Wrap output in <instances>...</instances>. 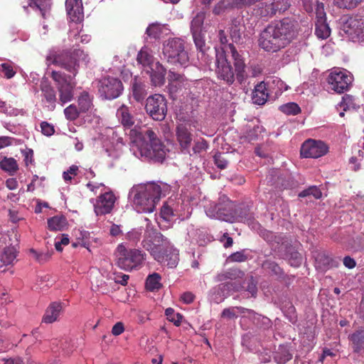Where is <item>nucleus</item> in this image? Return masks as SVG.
<instances>
[{
	"label": "nucleus",
	"mask_w": 364,
	"mask_h": 364,
	"mask_svg": "<svg viewBox=\"0 0 364 364\" xmlns=\"http://www.w3.org/2000/svg\"><path fill=\"white\" fill-rule=\"evenodd\" d=\"M262 126L256 125L252 129H250L246 134V137L249 141L257 139L263 132Z\"/></svg>",
	"instance_id": "59"
},
{
	"label": "nucleus",
	"mask_w": 364,
	"mask_h": 364,
	"mask_svg": "<svg viewBox=\"0 0 364 364\" xmlns=\"http://www.w3.org/2000/svg\"><path fill=\"white\" fill-rule=\"evenodd\" d=\"M27 3L28 6L39 10L43 17L46 16L51 6V0H27Z\"/></svg>",
	"instance_id": "36"
},
{
	"label": "nucleus",
	"mask_w": 364,
	"mask_h": 364,
	"mask_svg": "<svg viewBox=\"0 0 364 364\" xmlns=\"http://www.w3.org/2000/svg\"><path fill=\"white\" fill-rule=\"evenodd\" d=\"M167 318L173 322L176 326H179L182 321L183 316L180 314H176L171 308H168L165 311Z\"/></svg>",
	"instance_id": "53"
},
{
	"label": "nucleus",
	"mask_w": 364,
	"mask_h": 364,
	"mask_svg": "<svg viewBox=\"0 0 364 364\" xmlns=\"http://www.w3.org/2000/svg\"><path fill=\"white\" fill-rule=\"evenodd\" d=\"M239 315H242V318L248 317L255 321H259L261 315L255 313L253 310L245 309L242 306H234L223 309L222 317L232 319L237 318Z\"/></svg>",
	"instance_id": "23"
},
{
	"label": "nucleus",
	"mask_w": 364,
	"mask_h": 364,
	"mask_svg": "<svg viewBox=\"0 0 364 364\" xmlns=\"http://www.w3.org/2000/svg\"><path fill=\"white\" fill-rule=\"evenodd\" d=\"M218 38L221 43V46L215 48V53L218 49H225V53H230L233 60L236 79L240 84L247 78V74L245 70V63L242 56L237 53L236 48L232 43H228V38L223 30H220Z\"/></svg>",
	"instance_id": "9"
},
{
	"label": "nucleus",
	"mask_w": 364,
	"mask_h": 364,
	"mask_svg": "<svg viewBox=\"0 0 364 364\" xmlns=\"http://www.w3.org/2000/svg\"><path fill=\"white\" fill-rule=\"evenodd\" d=\"M116 116L124 130H129L131 142L142 134V132L138 131L134 125L135 119L129 107L124 105L120 106L117 110Z\"/></svg>",
	"instance_id": "16"
},
{
	"label": "nucleus",
	"mask_w": 364,
	"mask_h": 364,
	"mask_svg": "<svg viewBox=\"0 0 364 364\" xmlns=\"http://www.w3.org/2000/svg\"><path fill=\"white\" fill-rule=\"evenodd\" d=\"M269 97L267 85L264 82H260L255 87L252 92V100L254 104L258 105H264Z\"/></svg>",
	"instance_id": "27"
},
{
	"label": "nucleus",
	"mask_w": 364,
	"mask_h": 364,
	"mask_svg": "<svg viewBox=\"0 0 364 364\" xmlns=\"http://www.w3.org/2000/svg\"><path fill=\"white\" fill-rule=\"evenodd\" d=\"M176 136L181 152L192 156L191 146L193 141V134L191 123H178L176 127Z\"/></svg>",
	"instance_id": "17"
},
{
	"label": "nucleus",
	"mask_w": 364,
	"mask_h": 364,
	"mask_svg": "<svg viewBox=\"0 0 364 364\" xmlns=\"http://www.w3.org/2000/svg\"><path fill=\"white\" fill-rule=\"evenodd\" d=\"M174 205L175 202L172 199H169L161 208V220L167 222L171 223L174 220H176L174 212Z\"/></svg>",
	"instance_id": "33"
},
{
	"label": "nucleus",
	"mask_w": 364,
	"mask_h": 364,
	"mask_svg": "<svg viewBox=\"0 0 364 364\" xmlns=\"http://www.w3.org/2000/svg\"><path fill=\"white\" fill-rule=\"evenodd\" d=\"M105 153L107 156L112 160H115L119 158L122 151L120 147H110L105 149Z\"/></svg>",
	"instance_id": "63"
},
{
	"label": "nucleus",
	"mask_w": 364,
	"mask_h": 364,
	"mask_svg": "<svg viewBox=\"0 0 364 364\" xmlns=\"http://www.w3.org/2000/svg\"><path fill=\"white\" fill-rule=\"evenodd\" d=\"M161 277L158 273L149 274L146 279V287L148 290L154 291L161 287Z\"/></svg>",
	"instance_id": "41"
},
{
	"label": "nucleus",
	"mask_w": 364,
	"mask_h": 364,
	"mask_svg": "<svg viewBox=\"0 0 364 364\" xmlns=\"http://www.w3.org/2000/svg\"><path fill=\"white\" fill-rule=\"evenodd\" d=\"M227 57L228 54L225 53L224 48L217 50L215 73L219 79L223 80L228 85H232L235 81V73Z\"/></svg>",
	"instance_id": "14"
},
{
	"label": "nucleus",
	"mask_w": 364,
	"mask_h": 364,
	"mask_svg": "<svg viewBox=\"0 0 364 364\" xmlns=\"http://www.w3.org/2000/svg\"><path fill=\"white\" fill-rule=\"evenodd\" d=\"M341 30L354 41L363 33V23L358 18L350 17L343 21Z\"/></svg>",
	"instance_id": "21"
},
{
	"label": "nucleus",
	"mask_w": 364,
	"mask_h": 364,
	"mask_svg": "<svg viewBox=\"0 0 364 364\" xmlns=\"http://www.w3.org/2000/svg\"><path fill=\"white\" fill-rule=\"evenodd\" d=\"M299 30V23L291 18L272 22L262 31L259 45L265 51L277 52L297 37Z\"/></svg>",
	"instance_id": "2"
},
{
	"label": "nucleus",
	"mask_w": 364,
	"mask_h": 364,
	"mask_svg": "<svg viewBox=\"0 0 364 364\" xmlns=\"http://www.w3.org/2000/svg\"><path fill=\"white\" fill-rule=\"evenodd\" d=\"M65 7L72 23L80 22L84 17L82 0H66Z\"/></svg>",
	"instance_id": "25"
},
{
	"label": "nucleus",
	"mask_w": 364,
	"mask_h": 364,
	"mask_svg": "<svg viewBox=\"0 0 364 364\" xmlns=\"http://www.w3.org/2000/svg\"><path fill=\"white\" fill-rule=\"evenodd\" d=\"M233 6H235L233 0H221L214 7L213 13L216 15H220Z\"/></svg>",
	"instance_id": "45"
},
{
	"label": "nucleus",
	"mask_w": 364,
	"mask_h": 364,
	"mask_svg": "<svg viewBox=\"0 0 364 364\" xmlns=\"http://www.w3.org/2000/svg\"><path fill=\"white\" fill-rule=\"evenodd\" d=\"M225 154H216L214 156L215 164L220 169H224L227 167L228 161L225 157Z\"/></svg>",
	"instance_id": "61"
},
{
	"label": "nucleus",
	"mask_w": 364,
	"mask_h": 364,
	"mask_svg": "<svg viewBox=\"0 0 364 364\" xmlns=\"http://www.w3.org/2000/svg\"><path fill=\"white\" fill-rule=\"evenodd\" d=\"M0 169L9 173L10 175H14L18 169V166L15 159L4 157L0 161Z\"/></svg>",
	"instance_id": "38"
},
{
	"label": "nucleus",
	"mask_w": 364,
	"mask_h": 364,
	"mask_svg": "<svg viewBox=\"0 0 364 364\" xmlns=\"http://www.w3.org/2000/svg\"><path fill=\"white\" fill-rule=\"evenodd\" d=\"M145 109L153 119L163 120L167 112L166 102L164 97L159 94L149 97L146 101Z\"/></svg>",
	"instance_id": "15"
},
{
	"label": "nucleus",
	"mask_w": 364,
	"mask_h": 364,
	"mask_svg": "<svg viewBox=\"0 0 364 364\" xmlns=\"http://www.w3.org/2000/svg\"><path fill=\"white\" fill-rule=\"evenodd\" d=\"M263 267L276 276L281 277L283 274L282 268L273 261H265L263 263Z\"/></svg>",
	"instance_id": "49"
},
{
	"label": "nucleus",
	"mask_w": 364,
	"mask_h": 364,
	"mask_svg": "<svg viewBox=\"0 0 364 364\" xmlns=\"http://www.w3.org/2000/svg\"><path fill=\"white\" fill-rule=\"evenodd\" d=\"M170 190L164 183L147 182L134 186L129 192V199L138 213H152L160 198Z\"/></svg>",
	"instance_id": "4"
},
{
	"label": "nucleus",
	"mask_w": 364,
	"mask_h": 364,
	"mask_svg": "<svg viewBox=\"0 0 364 364\" xmlns=\"http://www.w3.org/2000/svg\"><path fill=\"white\" fill-rule=\"evenodd\" d=\"M69 242V237L66 234L57 236L55 239V247L56 250L61 252L63 250V246L68 245Z\"/></svg>",
	"instance_id": "58"
},
{
	"label": "nucleus",
	"mask_w": 364,
	"mask_h": 364,
	"mask_svg": "<svg viewBox=\"0 0 364 364\" xmlns=\"http://www.w3.org/2000/svg\"><path fill=\"white\" fill-rule=\"evenodd\" d=\"M328 147L321 141L308 139L304 142L301 147L300 154L304 158H319L325 155Z\"/></svg>",
	"instance_id": "18"
},
{
	"label": "nucleus",
	"mask_w": 364,
	"mask_h": 364,
	"mask_svg": "<svg viewBox=\"0 0 364 364\" xmlns=\"http://www.w3.org/2000/svg\"><path fill=\"white\" fill-rule=\"evenodd\" d=\"M239 286L235 282L230 281L227 283L220 284L215 287L210 293V299L214 302L219 304L224 299L228 296L232 292L239 291Z\"/></svg>",
	"instance_id": "20"
},
{
	"label": "nucleus",
	"mask_w": 364,
	"mask_h": 364,
	"mask_svg": "<svg viewBox=\"0 0 364 364\" xmlns=\"http://www.w3.org/2000/svg\"><path fill=\"white\" fill-rule=\"evenodd\" d=\"M67 225V219L63 215H55L48 220V227L51 231L63 230Z\"/></svg>",
	"instance_id": "35"
},
{
	"label": "nucleus",
	"mask_w": 364,
	"mask_h": 364,
	"mask_svg": "<svg viewBox=\"0 0 364 364\" xmlns=\"http://www.w3.org/2000/svg\"><path fill=\"white\" fill-rule=\"evenodd\" d=\"M235 204L232 201L225 203L214 204L210 203L205 209V213L210 218L220 220L236 223L237 220H242V218L234 216Z\"/></svg>",
	"instance_id": "11"
},
{
	"label": "nucleus",
	"mask_w": 364,
	"mask_h": 364,
	"mask_svg": "<svg viewBox=\"0 0 364 364\" xmlns=\"http://www.w3.org/2000/svg\"><path fill=\"white\" fill-rule=\"evenodd\" d=\"M79 23H71L70 25L68 40L70 43L69 46L74 49L73 53L62 50L59 48H53L49 50L46 57L48 65H58L75 75L80 62L85 63L88 62L87 55L82 50L75 48L79 46V43H86L90 41V36L80 35L82 26Z\"/></svg>",
	"instance_id": "1"
},
{
	"label": "nucleus",
	"mask_w": 364,
	"mask_h": 364,
	"mask_svg": "<svg viewBox=\"0 0 364 364\" xmlns=\"http://www.w3.org/2000/svg\"><path fill=\"white\" fill-rule=\"evenodd\" d=\"M18 255L15 247L4 245L0 246V272L6 271V267L13 265Z\"/></svg>",
	"instance_id": "24"
},
{
	"label": "nucleus",
	"mask_w": 364,
	"mask_h": 364,
	"mask_svg": "<svg viewBox=\"0 0 364 364\" xmlns=\"http://www.w3.org/2000/svg\"><path fill=\"white\" fill-rule=\"evenodd\" d=\"M97 88L100 97L107 100L119 97L124 90L121 80L110 76L101 78L98 81Z\"/></svg>",
	"instance_id": "12"
},
{
	"label": "nucleus",
	"mask_w": 364,
	"mask_h": 364,
	"mask_svg": "<svg viewBox=\"0 0 364 364\" xmlns=\"http://www.w3.org/2000/svg\"><path fill=\"white\" fill-rule=\"evenodd\" d=\"M353 80L352 74L347 70L341 68L332 69L328 77V82L331 88L338 93L347 91Z\"/></svg>",
	"instance_id": "13"
},
{
	"label": "nucleus",
	"mask_w": 364,
	"mask_h": 364,
	"mask_svg": "<svg viewBox=\"0 0 364 364\" xmlns=\"http://www.w3.org/2000/svg\"><path fill=\"white\" fill-rule=\"evenodd\" d=\"M117 266L125 271H132L140 268L146 259V254L136 249H127L122 243L116 250Z\"/></svg>",
	"instance_id": "7"
},
{
	"label": "nucleus",
	"mask_w": 364,
	"mask_h": 364,
	"mask_svg": "<svg viewBox=\"0 0 364 364\" xmlns=\"http://www.w3.org/2000/svg\"><path fill=\"white\" fill-rule=\"evenodd\" d=\"M77 105L80 112L82 113L92 112L94 107L93 95L87 91H82L77 97Z\"/></svg>",
	"instance_id": "31"
},
{
	"label": "nucleus",
	"mask_w": 364,
	"mask_h": 364,
	"mask_svg": "<svg viewBox=\"0 0 364 364\" xmlns=\"http://www.w3.org/2000/svg\"><path fill=\"white\" fill-rule=\"evenodd\" d=\"M169 31L170 30L168 28V25L155 22L149 25L146 28V33L149 37L156 39L164 35H167Z\"/></svg>",
	"instance_id": "30"
},
{
	"label": "nucleus",
	"mask_w": 364,
	"mask_h": 364,
	"mask_svg": "<svg viewBox=\"0 0 364 364\" xmlns=\"http://www.w3.org/2000/svg\"><path fill=\"white\" fill-rule=\"evenodd\" d=\"M163 55L171 64L184 67L188 64V55L181 38H172L166 41L163 44Z\"/></svg>",
	"instance_id": "8"
},
{
	"label": "nucleus",
	"mask_w": 364,
	"mask_h": 364,
	"mask_svg": "<svg viewBox=\"0 0 364 364\" xmlns=\"http://www.w3.org/2000/svg\"><path fill=\"white\" fill-rule=\"evenodd\" d=\"M204 19L205 14L203 12H198L195 16L191 23V33L203 32Z\"/></svg>",
	"instance_id": "42"
},
{
	"label": "nucleus",
	"mask_w": 364,
	"mask_h": 364,
	"mask_svg": "<svg viewBox=\"0 0 364 364\" xmlns=\"http://www.w3.org/2000/svg\"><path fill=\"white\" fill-rule=\"evenodd\" d=\"M143 247L161 265L174 268L179 261V251L161 232L147 226Z\"/></svg>",
	"instance_id": "3"
},
{
	"label": "nucleus",
	"mask_w": 364,
	"mask_h": 364,
	"mask_svg": "<svg viewBox=\"0 0 364 364\" xmlns=\"http://www.w3.org/2000/svg\"><path fill=\"white\" fill-rule=\"evenodd\" d=\"M243 24L242 18L238 17L232 20L230 33L232 41L237 42L240 39Z\"/></svg>",
	"instance_id": "37"
},
{
	"label": "nucleus",
	"mask_w": 364,
	"mask_h": 364,
	"mask_svg": "<svg viewBox=\"0 0 364 364\" xmlns=\"http://www.w3.org/2000/svg\"><path fill=\"white\" fill-rule=\"evenodd\" d=\"M137 62L141 65L143 70L149 75L154 86H161L165 82L166 69L156 61L146 48H143L137 55Z\"/></svg>",
	"instance_id": "6"
},
{
	"label": "nucleus",
	"mask_w": 364,
	"mask_h": 364,
	"mask_svg": "<svg viewBox=\"0 0 364 364\" xmlns=\"http://www.w3.org/2000/svg\"><path fill=\"white\" fill-rule=\"evenodd\" d=\"M341 108H343V111H346L350 109H355V98L349 95H345L342 97L341 102L338 104Z\"/></svg>",
	"instance_id": "50"
},
{
	"label": "nucleus",
	"mask_w": 364,
	"mask_h": 364,
	"mask_svg": "<svg viewBox=\"0 0 364 364\" xmlns=\"http://www.w3.org/2000/svg\"><path fill=\"white\" fill-rule=\"evenodd\" d=\"M90 234L88 231L84 230H78L76 233L77 239L81 240V246L87 249L89 245L87 240L90 237Z\"/></svg>",
	"instance_id": "62"
},
{
	"label": "nucleus",
	"mask_w": 364,
	"mask_h": 364,
	"mask_svg": "<svg viewBox=\"0 0 364 364\" xmlns=\"http://www.w3.org/2000/svg\"><path fill=\"white\" fill-rule=\"evenodd\" d=\"M51 77L55 81L59 92V102L62 106L73 98L75 83L72 77L58 71H52Z\"/></svg>",
	"instance_id": "10"
},
{
	"label": "nucleus",
	"mask_w": 364,
	"mask_h": 364,
	"mask_svg": "<svg viewBox=\"0 0 364 364\" xmlns=\"http://www.w3.org/2000/svg\"><path fill=\"white\" fill-rule=\"evenodd\" d=\"M308 196H313L315 198L319 199L322 196L321 190L316 186H311L299 193V196L304 198Z\"/></svg>",
	"instance_id": "51"
},
{
	"label": "nucleus",
	"mask_w": 364,
	"mask_h": 364,
	"mask_svg": "<svg viewBox=\"0 0 364 364\" xmlns=\"http://www.w3.org/2000/svg\"><path fill=\"white\" fill-rule=\"evenodd\" d=\"M315 33L318 38L326 39L331 34V28L326 21H316Z\"/></svg>",
	"instance_id": "40"
},
{
	"label": "nucleus",
	"mask_w": 364,
	"mask_h": 364,
	"mask_svg": "<svg viewBox=\"0 0 364 364\" xmlns=\"http://www.w3.org/2000/svg\"><path fill=\"white\" fill-rule=\"evenodd\" d=\"M142 234L141 228H134L129 231L125 236V238L133 244H136L139 241Z\"/></svg>",
	"instance_id": "55"
},
{
	"label": "nucleus",
	"mask_w": 364,
	"mask_h": 364,
	"mask_svg": "<svg viewBox=\"0 0 364 364\" xmlns=\"http://www.w3.org/2000/svg\"><path fill=\"white\" fill-rule=\"evenodd\" d=\"M279 110L286 114L296 115L300 112V107L296 103L289 102L281 105Z\"/></svg>",
	"instance_id": "47"
},
{
	"label": "nucleus",
	"mask_w": 364,
	"mask_h": 364,
	"mask_svg": "<svg viewBox=\"0 0 364 364\" xmlns=\"http://www.w3.org/2000/svg\"><path fill=\"white\" fill-rule=\"evenodd\" d=\"M239 286L240 290L242 291L246 298H255L257 294V282L252 277L245 279L243 284H240L237 281H235Z\"/></svg>",
	"instance_id": "29"
},
{
	"label": "nucleus",
	"mask_w": 364,
	"mask_h": 364,
	"mask_svg": "<svg viewBox=\"0 0 364 364\" xmlns=\"http://www.w3.org/2000/svg\"><path fill=\"white\" fill-rule=\"evenodd\" d=\"M191 208L188 204L179 202L175 203L174 212L176 218L184 220L188 218L191 213Z\"/></svg>",
	"instance_id": "39"
},
{
	"label": "nucleus",
	"mask_w": 364,
	"mask_h": 364,
	"mask_svg": "<svg viewBox=\"0 0 364 364\" xmlns=\"http://www.w3.org/2000/svg\"><path fill=\"white\" fill-rule=\"evenodd\" d=\"M257 14L262 17H272L274 16V11L272 8V3L264 1L258 4Z\"/></svg>",
	"instance_id": "44"
},
{
	"label": "nucleus",
	"mask_w": 364,
	"mask_h": 364,
	"mask_svg": "<svg viewBox=\"0 0 364 364\" xmlns=\"http://www.w3.org/2000/svg\"><path fill=\"white\" fill-rule=\"evenodd\" d=\"M117 197L112 191L100 194L94 204L95 213L97 215L109 214L114 208Z\"/></svg>",
	"instance_id": "19"
},
{
	"label": "nucleus",
	"mask_w": 364,
	"mask_h": 364,
	"mask_svg": "<svg viewBox=\"0 0 364 364\" xmlns=\"http://www.w3.org/2000/svg\"><path fill=\"white\" fill-rule=\"evenodd\" d=\"M353 350L360 353L364 350V329H360L349 336Z\"/></svg>",
	"instance_id": "34"
},
{
	"label": "nucleus",
	"mask_w": 364,
	"mask_h": 364,
	"mask_svg": "<svg viewBox=\"0 0 364 364\" xmlns=\"http://www.w3.org/2000/svg\"><path fill=\"white\" fill-rule=\"evenodd\" d=\"M41 90L43 97L42 102L44 103L45 107L50 111L54 110L57 102L55 89L47 80L43 79L41 82Z\"/></svg>",
	"instance_id": "22"
},
{
	"label": "nucleus",
	"mask_w": 364,
	"mask_h": 364,
	"mask_svg": "<svg viewBox=\"0 0 364 364\" xmlns=\"http://www.w3.org/2000/svg\"><path fill=\"white\" fill-rule=\"evenodd\" d=\"M0 70L4 73V75L8 79L13 77L16 74V71L14 70L12 65L9 63H4L1 64Z\"/></svg>",
	"instance_id": "60"
},
{
	"label": "nucleus",
	"mask_w": 364,
	"mask_h": 364,
	"mask_svg": "<svg viewBox=\"0 0 364 364\" xmlns=\"http://www.w3.org/2000/svg\"><path fill=\"white\" fill-rule=\"evenodd\" d=\"M272 3L274 16L284 12L290 6L288 0H274Z\"/></svg>",
	"instance_id": "46"
},
{
	"label": "nucleus",
	"mask_w": 364,
	"mask_h": 364,
	"mask_svg": "<svg viewBox=\"0 0 364 364\" xmlns=\"http://www.w3.org/2000/svg\"><path fill=\"white\" fill-rule=\"evenodd\" d=\"M326 21V15L323 3H318L316 8V21Z\"/></svg>",
	"instance_id": "64"
},
{
	"label": "nucleus",
	"mask_w": 364,
	"mask_h": 364,
	"mask_svg": "<svg viewBox=\"0 0 364 364\" xmlns=\"http://www.w3.org/2000/svg\"><path fill=\"white\" fill-rule=\"evenodd\" d=\"M144 139L149 141V144H145L142 140V134L134 139L130 144V151L136 158H148L157 162H162L166 156L168 149L165 145L156 137L151 129L144 131Z\"/></svg>",
	"instance_id": "5"
},
{
	"label": "nucleus",
	"mask_w": 364,
	"mask_h": 364,
	"mask_svg": "<svg viewBox=\"0 0 364 364\" xmlns=\"http://www.w3.org/2000/svg\"><path fill=\"white\" fill-rule=\"evenodd\" d=\"M208 149V144L205 140L203 139L197 140L194 142V144L191 149V154H200L202 151H205Z\"/></svg>",
	"instance_id": "57"
},
{
	"label": "nucleus",
	"mask_w": 364,
	"mask_h": 364,
	"mask_svg": "<svg viewBox=\"0 0 364 364\" xmlns=\"http://www.w3.org/2000/svg\"><path fill=\"white\" fill-rule=\"evenodd\" d=\"M363 0H335V4L342 9H351L356 7Z\"/></svg>",
	"instance_id": "54"
},
{
	"label": "nucleus",
	"mask_w": 364,
	"mask_h": 364,
	"mask_svg": "<svg viewBox=\"0 0 364 364\" xmlns=\"http://www.w3.org/2000/svg\"><path fill=\"white\" fill-rule=\"evenodd\" d=\"M168 80L171 82V87H177L180 83H183V82H185V77L181 74L169 70Z\"/></svg>",
	"instance_id": "56"
},
{
	"label": "nucleus",
	"mask_w": 364,
	"mask_h": 364,
	"mask_svg": "<svg viewBox=\"0 0 364 364\" xmlns=\"http://www.w3.org/2000/svg\"><path fill=\"white\" fill-rule=\"evenodd\" d=\"M132 95L136 101L141 102L146 97L147 92L146 85L137 78L134 77L131 83Z\"/></svg>",
	"instance_id": "32"
},
{
	"label": "nucleus",
	"mask_w": 364,
	"mask_h": 364,
	"mask_svg": "<svg viewBox=\"0 0 364 364\" xmlns=\"http://www.w3.org/2000/svg\"><path fill=\"white\" fill-rule=\"evenodd\" d=\"M80 112L79 108H77L74 104L69 105L64 109L65 117L70 121H74L77 119Z\"/></svg>",
	"instance_id": "48"
},
{
	"label": "nucleus",
	"mask_w": 364,
	"mask_h": 364,
	"mask_svg": "<svg viewBox=\"0 0 364 364\" xmlns=\"http://www.w3.org/2000/svg\"><path fill=\"white\" fill-rule=\"evenodd\" d=\"M192 36L196 48L203 54L205 52V43L203 32L192 33Z\"/></svg>",
	"instance_id": "52"
},
{
	"label": "nucleus",
	"mask_w": 364,
	"mask_h": 364,
	"mask_svg": "<svg viewBox=\"0 0 364 364\" xmlns=\"http://www.w3.org/2000/svg\"><path fill=\"white\" fill-rule=\"evenodd\" d=\"M252 258L251 251L247 249H244L240 251L231 254L229 259L234 262H242Z\"/></svg>",
	"instance_id": "43"
},
{
	"label": "nucleus",
	"mask_w": 364,
	"mask_h": 364,
	"mask_svg": "<svg viewBox=\"0 0 364 364\" xmlns=\"http://www.w3.org/2000/svg\"><path fill=\"white\" fill-rule=\"evenodd\" d=\"M234 210V216L242 218V220H237L236 222L247 223L250 226H252V228L254 229L259 226V224L255 221L252 213H250L247 208L242 206L237 207L235 205Z\"/></svg>",
	"instance_id": "28"
},
{
	"label": "nucleus",
	"mask_w": 364,
	"mask_h": 364,
	"mask_svg": "<svg viewBox=\"0 0 364 364\" xmlns=\"http://www.w3.org/2000/svg\"><path fill=\"white\" fill-rule=\"evenodd\" d=\"M63 310V304L60 301L51 302L46 308L42 318L45 323H53L57 321Z\"/></svg>",
	"instance_id": "26"
}]
</instances>
